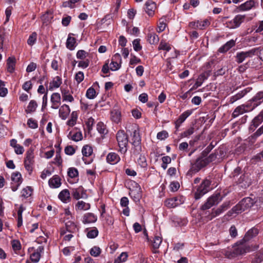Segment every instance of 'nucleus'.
Returning a JSON list of instances; mask_svg holds the SVG:
<instances>
[{
	"label": "nucleus",
	"mask_w": 263,
	"mask_h": 263,
	"mask_svg": "<svg viewBox=\"0 0 263 263\" xmlns=\"http://www.w3.org/2000/svg\"><path fill=\"white\" fill-rule=\"evenodd\" d=\"M258 234V230L257 228H253L250 229L246 233L243 239L237 242L236 246H234L231 250L226 252V256L231 259L251 251V248L247 245L245 242L257 236Z\"/></svg>",
	"instance_id": "obj_1"
},
{
	"label": "nucleus",
	"mask_w": 263,
	"mask_h": 263,
	"mask_svg": "<svg viewBox=\"0 0 263 263\" xmlns=\"http://www.w3.org/2000/svg\"><path fill=\"white\" fill-rule=\"evenodd\" d=\"M126 131L130 134L131 143L135 148V153L139 154L141 151V139L138 126L134 125L131 129H127Z\"/></svg>",
	"instance_id": "obj_2"
},
{
	"label": "nucleus",
	"mask_w": 263,
	"mask_h": 263,
	"mask_svg": "<svg viewBox=\"0 0 263 263\" xmlns=\"http://www.w3.org/2000/svg\"><path fill=\"white\" fill-rule=\"evenodd\" d=\"M119 151L121 153L124 154L127 150L128 139L127 135L124 130H119L116 135Z\"/></svg>",
	"instance_id": "obj_3"
},
{
	"label": "nucleus",
	"mask_w": 263,
	"mask_h": 263,
	"mask_svg": "<svg viewBox=\"0 0 263 263\" xmlns=\"http://www.w3.org/2000/svg\"><path fill=\"white\" fill-rule=\"evenodd\" d=\"M211 181L208 179H204L200 185L198 187L195 193V198L197 200L209 192L211 189Z\"/></svg>",
	"instance_id": "obj_4"
},
{
	"label": "nucleus",
	"mask_w": 263,
	"mask_h": 263,
	"mask_svg": "<svg viewBox=\"0 0 263 263\" xmlns=\"http://www.w3.org/2000/svg\"><path fill=\"white\" fill-rule=\"evenodd\" d=\"M208 164L205 157L202 156L197 158L194 163H192L191 167L187 172V175L192 176L198 172L202 168L206 166Z\"/></svg>",
	"instance_id": "obj_5"
},
{
	"label": "nucleus",
	"mask_w": 263,
	"mask_h": 263,
	"mask_svg": "<svg viewBox=\"0 0 263 263\" xmlns=\"http://www.w3.org/2000/svg\"><path fill=\"white\" fill-rule=\"evenodd\" d=\"M222 200L220 193H217L209 197L206 202L203 204L201 209L205 210L209 209L214 205L218 204Z\"/></svg>",
	"instance_id": "obj_6"
},
{
	"label": "nucleus",
	"mask_w": 263,
	"mask_h": 263,
	"mask_svg": "<svg viewBox=\"0 0 263 263\" xmlns=\"http://www.w3.org/2000/svg\"><path fill=\"white\" fill-rule=\"evenodd\" d=\"M34 149L30 148L26 152V157L24 159V166L27 171L30 173L32 171L33 166L34 163Z\"/></svg>",
	"instance_id": "obj_7"
},
{
	"label": "nucleus",
	"mask_w": 263,
	"mask_h": 263,
	"mask_svg": "<svg viewBox=\"0 0 263 263\" xmlns=\"http://www.w3.org/2000/svg\"><path fill=\"white\" fill-rule=\"evenodd\" d=\"M44 250V248L43 246H39L34 252L31 253L30 255V260H26V263H37L39 261L41 255V253H43Z\"/></svg>",
	"instance_id": "obj_8"
},
{
	"label": "nucleus",
	"mask_w": 263,
	"mask_h": 263,
	"mask_svg": "<svg viewBox=\"0 0 263 263\" xmlns=\"http://www.w3.org/2000/svg\"><path fill=\"white\" fill-rule=\"evenodd\" d=\"M251 105L249 104L247 105H241L237 106L234 110L232 114V117L235 118L238 117L239 115L243 114V113L249 112L252 110Z\"/></svg>",
	"instance_id": "obj_9"
},
{
	"label": "nucleus",
	"mask_w": 263,
	"mask_h": 263,
	"mask_svg": "<svg viewBox=\"0 0 263 263\" xmlns=\"http://www.w3.org/2000/svg\"><path fill=\"white\" fill-rule=\"evenodd\" d=\"M255 50L253 51L251 49L247 51H241L237 52L236 55V61L237 63H241L247 58H252L254 56V53Z\"/></svg>",
	"instance_id": "obj_10"
},
{
	"label": "nucleus",
	"mask_w": 263,
	"mask_h": 263,
	"mask_svg": "<svg viewBox=\"0 0 263 263\" xmlns=\"http://www.w3.org/2000/svg\"><path fill=\"white\" fill-rule=\"evenodd\" d=\"M252 103L249 104L253 110L255 107L263 102V91H259L251 100Z\"/></svg>",
	"instance_id": "obj_11"
},
{
	"label": "nucleus",
	"mask_w": 263,
	"mask_h": 263,
	"mask_svg": "<svg viewBox=\"0 0 263 263\" xmlns=\"http://www.w3.org/2000/svg\"><path fill=\"white\" fill-rule=\"evenodd\" d=\"M72 195L73 197L76 200H78L80 198H86L87 197L86 191L81 186L73 189Z\"/></svg>",
	"instance_id": "obj_12"
},
{
	"label": "nucleus",
	"mask_w": 263,
	"mask_h": 263,
	"mask_svg": "<svg viewBox=\"0 0 263 263\" xmlns=\"http://www.w3.org/2000/svg\"><path fill=\"white\" fill-rule=\"evenodd\" d=\"M51 107L58 109L61 104V96L59 93H53L51 96Z\"/></svg>",
	"instance_id": "obj_13"
},
{
	"label": "nucleus",
	"mask_w": 263,
	"mask_h": 263,
	"mask_svg": "<svg viewBox=\"0 0 263 263\" xmlns=\"http://www.w3.org/2000/svg\"><path fill=\"white\" fill-rule=\"evenodd\" d=\"M250 90V88H247L246 89H244L243 90L239 91L237 94H236L234 96H232L230 99L229 102L231 104L234 103L236 101L241 99L242 97H243L248 92H249Z\"/></svg>",
	"instance_id": "obj_14"
},
{
	"label": "nucleus",
	"mask_w": 263,
	"mask_h": 263,
	"mask_svg": "<svg viewBox=\"0 0 263 263\" xmlns=\"http://www.w3.org/2000/svg\"><path fill=\"white\" fill-rule=\"evenodd\" d=\"M192 114L190 110H187L182 113L178 118L175 122V128L177 130H178L179 127L181 124L185 120V119Z\"/></svg>",
	"instance_id": "obj_15"
},
{
	"label": "nucleus",
	"mask_w": 263,
	"mask_h": 263,
	"mask_svg": "<svg viewBox=\"0 0 263 263\" xmlns=\"http://www.w3.org/2000/svg\"><path fill=\"white\" fill-rule=\"evenodd\" d=\"M145 12L149 16H152L154 14L156 8V5L155 2L149 0L145 3Z\"/></svg>",
	"instance_id": "obj_16"
},
{
	"label": "nucleus",
	"mask_w": 263,
	"mask_h": 263,
	"mask_svg": "<svg viewBox=\"0 0 263 263\" xmlns=\"http://www.w3.org/2000/svg\"><path fill=\"white\" fill-rule=\"evenodd\" d=\"M255 5V2L253 0H249L243 4H241L237 7L238 11H244L250 10Z\"/></svg>",
	"instance_id": "obj_17"
},
{
	"label": "nucleus",
	"mask_w": 263,
	"mask_h": 263,
	"mask_svg": "<svg viewBox=\"0 0 263 263\" xmlns=\"http://www.w3.org/2000/svg\"><path fill=\"white\" fill-rule=\"evenodd\" d=\"M254 202L253 200L250 197L244 198L239 202L245 211L251 208L254 204Z\"/></svg>",
	"instance_id": "obj_18"
},
{
	"label": "nucleus",
	"mask_w": 263,
	"mask_h": 263,
	"mask_svg": "<svg viewBox=\"0 0 263 263\" xmlns=\"http://www.w3.org/2000/svg\"><path fill=\"white\" fill-rule=\"evenodd\" d=\"M110 119L115 123H119L121 120V113L118 109H113L110 112Z\"/></svg>",
	"instance_id": "obj_19"
},
{
	"label": "nucleus",
	"mask_w": 263,
	"mask_h": 263,
	"mask_svg": "<svg viewBox=\"0 0 263 263\" xmlns=\"http://www.w3.org/2000/svg\"><path fill=\"white\" fill-rule=\"evenodd\" d=\"M70 112V109L68 105L64 104L59 109V116L63 120L67 118Z\"/></svg>",
	"instance_id": "obj_20"
},
{
	"label": "nucleus",
	"mask_w": 263,
	"mask_h": 263,
	"mask_svg": "<svg viewBox=\"0 0 263 263\" xmlns=\"http://www.w3.org/2000/svg\"><path fill=\"white\" fill-rule=\"evenodd\" d=\"M16 59L14 57H9L7 60V68L8 72L12 73L15 69Z\"/></svg>",
	"instance_id": "obj_21"
},
{
	"label": "nucleus",
	"mask_w": 263,
	"mask_h": 263,
	"mask_svg": "<svg viewBox=\"0 0 263 263\" xmlns=\"http://www.w3.org/2000/svg\"><path fill=\"white\" fill-rule=\"evenodd\" d=\"M120 160V157L115 153H110L106 157L107 162L111 164L117 163Z\"/></svg>",
	"instance_id": "obj_22"
},
{
	"label": "nucleus",
	"mask_w": 263,
	"mask_h": 263,
	"mask_svg": "<svg viewBox=\"0 0 263 263\" xmlns=\"http://www.w3.org/2000/svg\"><path fill=\"white\" fill-rule=\"evenodd\" d=\"M97 220V218L93 214L88 213L83 216L82 222L84 223H90L96 222Z\"/></svg>",
	"instance_id": "obj_23"
},
{
	"label": "nucleus",
	"mask_w": 263,
	"mask_h": 263,
	"mask_svg": "<svg viewBox=\"0 0 263 263\" xmlns=\"http://www.w3.org/2000/svg\"><path fill=\"white\" fill-rule=\"evenodd\" d=\"M235 45V41L231 40L227 42L225 44L220 47L218 51L220 53H224L228 51L232 47H234Z\"/></svg>",
	"instance_id": "obj_24"
},
{
	"label": "nucleus",
	"mask_w": 263,
	"mask_h": 263,
	"mask_svg": "<svg viewBox=\"0 0 263 263\" xmlns=\"http://www.w3.org/2000/svg\"><path fill=\"white\" fill-rule=\"evenodd\" d=\"M48 183L49 186L52 188H58L61 185V179L57 175L53 176L52 178L50 179Z\"/></svg>",
	"instance_id": "obj_25"
},
{
	"label": "nucleus",
	"mask_w": 263,
	"mask_h": 263,
	"mask_svg": "<svg viewBox=\"0 0 263 263\" xmlns=\"http://www.w3.org/2000/svg\"><path fill=\"white\" fill-rule=\"evenodd\" d=\"M179 204L177 197H173L165 200L164 205L168 208H174Z\"/></svg>",
	"instance_id": "obj_26"
},
{
	"label": "nucleus",
	"mask_w": 263,
	"mask_h": 263,
	"mask_svg": "<svg viewBox=\"0 0 263 263\" xmlns=\"http://www.w3.org/2000/svg\"><path fill=\"white\" fill-rule=\"evenodd\" d=\"M59 199L63 202H68L70 200V193L67 189L63 190L59 194Z\"/></svg>",
	"instance_id": "obj_27"
},
{
	"label": "nucleus",
	"mask_w": 263,
	"mask_h": 263,
	"mask_svg": "<svg viewBox=\"0 0 263 263\" xmlns=\"http://www.w3.org/2000/svg\"><path fill=\"white\" fill-rule=\"evenodd\" d=\"M263 121V109L256 116L251 122V126L256 128Z\"/></svg>",
	"instance_id": "obj_28"
},
{
	"label": "nucleus",
	"mask_w": 263,
	"mask_h": 263,
	"mask_svg": "<svg viewBox=\"0 0 263 263\" xmlns=\"http://www.w3.org/2000/svg\"><path fill=\"white\" fill-rule=\"evenodd\" d=\"M245 211L239 202L235 206H234L231 210L228 212L227 215L228 216H232L233 214H238Z\"/></svg>",
	"instance_id": "obj_29"
},
{
	"label": "nucleus",
	"mask_w": 263,
	"mask_h": 263,
	"mask_svg": "<svg viewBox=\"0 0 263 263\" xmlns=\"http://www.w3.org/2000/svg\"><path fill=\"white\" fill-rule=\"evenodd\" d=\"M62 84V79L59 77L57 76L53 78L52 81L49 84V89L52 90L53 88H57L60 87Z\"/></svg>",
	"instance_id": "obj_30"
},
{
	"label": "nucleus",
	"mask_w": 263,
	"mask_h": 263,
	"mask_svg": "<svg viewBox=\"0 0 263 263\" xmlns=\"http://www.w3.org/2000/svg\"><path fill=\"white\" fill-rule=\"evenodd\" d=\"M90 208L89 203H86L83 201H79L77 202L76 205V210H87Z\"/></svg>",
	"instance_id": "obj_31"
},
{
	"label": "nucleus",
	"mask_w": 263,
	"mask_h": 263,
	"mask_svg": "<svg viewBox=\"0 0 263 263\" xmlns=\"http://www.w3.org/2000/svg\"><path fill=\"white\" fill-rule=\"evenodd\" d=\"M37 107V104L34 100H31L29 102L25 111L27 114H30L35 111L36 107Z\"/></svg>",
	"instance_id": "obj_32"
},
{
	"label": "nucleus",
	"mask_w": 263,
	"mask_h": 263,
	"mask_svg": "<svg viewBox=\"0 0 263 263\" xmlns=\"http://www.w3.org/2000/svg\"><path fill=\"white\" fill-rule=\"evenodd\" d=\"M76 43V39L71 37L70 35H68L66 41V47L69 50H73L75 47V44Z\"/></svg>",
	"instance_id": "obj_33"
},
{
	"label": "nucleus",
	"mask_w": 263,
	"mask_h": 263,
	"mask_svg": "<svg viewBox=\"0 0 263 263\" xmlns=\"http://www.w3.org/2000/svg\"><path fill=\"white\" fill-rule=\"evenodd\" d=\"M147 41L151 44H155L159 42V37L155 33H149L147 34Z\"/></svg>",
	"instance_id": "obj_34"
},
{
	"label": "nucleus",
	"mask_w": 263,
	"mask_h": 263,
	"mask_svg": "<svg viewBox=\"0 0 263 263\" xmlns=\"http://www.w3.org/2000/svg\"><path fill=\"white\" fill-rule=\"evenodd\" d=\"M129 194L135 201H139L141 197L140 188L138 187L137 190L130 191Z\"/></svg>",
	"instance_id": "obj_35"
},
{
	"label": "nucleus",
	"mask_w": 263,
	"mask_h": 263,
	"mask_svg": "<svg viewBox=\"0 0 263 263\" xmlns=\"http://www.w3.org/2000/svg\"><path fill=\"white\" fill-rule=\"evenodd\" d=\"M207 78L206 77L204 73L201 74L197 79L195 84L193 86L194 88H197L198 87L200 86L204 81L206 80Z\"/></svg>",
	"instance_id": "obj_36"
},
{
	"label": "nucleus",
	"mask_w": 263,
	"mask_h": 263,
	"mask_svg": "<svg viewBox=\"0 0 263 263\" xmlns=\"http://www.w3.org/2000/svg\"><path fill=\"white\" fill-rule=\"evenodd\" d=\"M82 153L84 156L89 157L92 153V148L90 146L85 145L82 148Z\"/></svg>",
	"instance_id": "obj_37"
},
{
	"label": "nucleus",
	"mask_w": 263,
	"mask_h": 263,
	"mask_svg": "<svg viewBox=\"0 0 263 263\" xmlns=\"http://www.w3.org/2000/svg\"><path fill=\"white\" fill-rule=\"evenodd\" d=\"M24 210V208L22 205H21L17 211V227H20L22 226L23 224V217H22V213Z\"/></svg>",
	"instance_id": "obj_38"
},
{
	"label": "nucleus",
	"mask_w": 263,
	"mask_h": 263,
	"mask_svg": "<svg viewBox=\"0 0 263 263\" xmlns=\"http://www.w3.org/2000/svg\"><path fill=\"white\" fill-rule=\"evenodd\" d=\"M77 118V113L73 111L71 114L70 119L67 121V124L71 127L74 126L76 123Z\"/></svg>",
	"instance_id": "obj_39"
},
{
	"label": "nucleus",
	"mask_w": 263,
	"mask_h": 263,
	"mask_svg": "<svg viewBox=\"0 0 263 263\" xmlns=\"http://www.w3.org/2000/svg\"><path fill=\"white\" fill-rule=\"evenodd\" d=\"M222 213V211L219 208L216 210L213 209L211 213L207 216V218L209 220H211L214 218L221 214Z\"/></svg>",
	"instance_id": "obj_40"
},
{
	"label": "nucleus",
	"mask_w": 263,
	"mask_h": 263,
	"mask_svg": "<svg viewBox=\"0 0 263 263\" xmlns=\"http://www.w3.org/2000/svg\"><path fill=\"white\" fill-rule=\"evenodd\" d=\"M262 134H263V125L259 127L255 133L251 136L249 138L250 140H253V142H254L257 137L261 136Z\"/></svg>",
	"instance_id": "obj_41"
},
{
	"label": "nucleus",
	"mask_w": 263,
	"mask_h": 263,
	"mask_svg": "<svg viewBox=\"0 0 263 263\" xmlns=\"http://www.w3.org/2000/svg\"><path fill=\"white\" fill-rule=\"evenodd\" d=\"M11 180L14 183H22V175L19 172L13 173L11 175Z\"/></svg>",
	"instance_id": "obj_42"
},
{
	"label": "nucleus",
	"mask_w": 263,
	"mask_h": 263,
	"mask_svg": "<svg viewBox=\"0 0 263 263\" xmlns=\"http://www.w3.org/2000/svg\"><path fill=\"white\" fill-rule=\"evenodd\" d=\"M252 49L253 51L255 50L254 53V55H258L259 59L263 61V47L253 48Z\"/></svg>",
	"instance_id": "obj_43"
},
{
	"label": "nucleus",
	"mask_w": 263,
	"mask_h": 263,
	"mask_svg": "<svg viewBox=\"0 0 263 263\" xmlns=\"http://www.w3.org/2000/svg\"><path fill=\"white\" fill-rule=\"evenodd\" d=\"M161 242L162 238L160 237L155 236L152 241L153 248L155 250L158 249Z\"/></svg>",
	"instance_id": "obj_44"
},
{
	"label": "nucleus",
	"mask_w": 263,
	"mask_h": 263,
	"mask_svg": "<svg viewBox=\"0 0 263 263\" xmlns=\"http://www.w3.org/2000/svg\"><path fill=\"white\" fill-rule=\"evenodd\" d=\"M36 39L37 33L35 32L32 33L27 40V44L30 46H32L36 42Z\"/></svg>",
	"instance_id": "obj_45"
},
{
	"label": "nucleus",
	"mask_w": 263,
	"mask_h": 263,
	"mask_svg": "<svg viewBox=\"0 0 263 263\" xmlns=\"http://www.w3.org/2000/svg\"><path fill=\"white\" fill-rule=\"evenodd\" d=\"M96 95V90L92 88H89L86 91V96L89 99H92L95 98Z\"/></svg>",
	"instance_id": "obj_46"
},
{
	"label": "nucleus",
	"mask_w": 263,
	"mask_h": 263,
	"mask_svg": "<svg viewBox=\"0 0 263 263\" xmlns=\"http://www.w3.org/2000/svg\"><path fill=\"white\" fill-rule=\"evenodd\" d=\"M139 165L143 168L146 167L147 164L146 160V158L143 155H140L137 160Z\"/></svg>",
	"instance_id": "obj_47"
},
{
	"label": "nucleus",
	"mask_w": 263,
	"mask_h": 263,
	"mask_svg": "<svg viewBox=\"0 0 263 263\" xmlns=\"http://www.w3.org/2000/svg\"><path fill=\"white\" fill-rule=\"evenodd\" d=\"M194 128L193 127H190L189 128L185 130L184 132L181 133V138H187L190 136L192 135L194 133Z\"/></svg>",
	"instance_id": "obj_48"
},
{
	"label": "nucleus",
	"mask_w": 263,
	"mask_h": 263,
	"mask_svg": "<svg viewBox=\"0 0 263 263\" xmlns=\"http://www.w3.org/2000/svg\"><path fill=\"white\" fill-rule=\"evenodd\" d=\"M32 190L31 188L29 186H27L26 188H24L22 191V196L27 198L31 196L32 194Z\"/></svg>",
	"instance_id": "obj_49"
},
{
	"label": "nucleus",
	"mask_w": 263,
	"mask_h": 263,
	"mask_svg": "<svg viewBox=\"0 0 263 263\" xmlns=\"http://www.w3.org/2000/svg\"><path fill=\"white\" fill-rule=\"evenodd\" d=\"M197 21L198 23V29H203L205 27L209 26L210 24V22L208 19H205L203 21Z\"/></svg>",
	"instance_id": "obj_50"
},
{
	"label": "nucleus",
	"mask_w": 263,
	"mask_h": 263,
	"mask_svg": "<svg viewBox=\"0 0 263 263\" xmlns=\"http://www.w3.org/2000/svg\"><path fill=\"white\" fill-rule=\"evenodd\" d=\"M101 252V249L99 247L96 246L92 248L90 251V254L91 255L94 257L98 256L100 254Z\"/></svg>",
	"instance_id": "obj_51"
},
{
	"label": "nucleus",
	"mask_w": 263,
	"mask_h": 263,
	"mask_svg": "<svg viewBox=\"0 0 263 263\" xmlns=\"http://www.w3.org/2000/svg\"><path fill=\"white\" fill-rule=\"evenodd\" d=\"M245 18V15H237L234 18V20L235 22V24L236 26V27H238L241 23L243 21L244 19Z\"/></svg>",
	"instance_id": "obj_52"
},
{
	"label": "nucleus",
	"mask_w": 263,
	"mask_h": 263,
	"mask_svg": "<svg viewBox=\"0 0 263 263\" xmlns=\"http://www.w3.org/2000/svg\"><path fill=\"white\" fill-rule=\"evenodd\" d=\"M6 32L4 28L0 27V46L3 48L4 40L5 39Z\"/></svg>",
	"instance_id": "obj_53"
},
{
	"label": "nucleus",
	"mask_w": 263,
	"mask_h": 263,
	"mask_svg": "<svg viewBox=\"0 0 263 263\" xmlns=\"http://www.w3.org/2000/svg\"><path fill=\"white\" fill-rule=\"evenodd\" d=\"M97 130L100 134H106L107 133V130L105 128V126L102 122H99L97 125Z\"/></svg>",
	"instance_id": "obj_54"
},
{
	"label": "nucleus",
	"mask_w": 263,
	"mask_h": 263,
	"mask_svg": "<svg viewBox=\"0 0 263 263\" xmlns=\"http://www.w3.org/2000/svg\"><path fill=\"white\" fill-rule=\"evenodd\" d=\"M77 169L74 167L69 168L68 171V175L70 178H74L78 176Z\"/></svg>",
	"instance_id": "obj_55"
},
{
	"label": "nucleus",
	"mask_w": 263,
	"mask_h": 263,
	"mask_svg": "<svg viewBox=\"0 0 263 263\" xmlns=\"http://www.w3.org/2000/svg\"><path fill=\"white\" fill-rule=\"evenodd\" d=\"M140 39H136L133 42V47L135 51H139L142 49V46L140 44Z\"/></svg>",
	"instance_id": "obj_56"
},
{
	"label": "nucleus",
	"mask_w": 263,
	"mask_h": 263,
	"mask_svg": "<svg viewBox=\"0 0 263 263\" xmlns=\"http://www.w3.org/2000/svg\"><path fill=\"white\" fill-rule=\"evenodd\" d=\"M158 49L168 51L171 49V47L169 44L164 42H161L158 47Z\"/></svg>",
	"instance_id": "obj_57"
},
{
	"label": "nucleus",
	"mask_w": 263,
	"mask_h": 263,
	"mask_svg": "<svg viewBox=\"0 0 263 263\" xmlns=\"http://www.w3.org/2000/svg\"><path fill=\"white\" fill-rule=\"evenodd\" d=\"M98 235V231L97 228H95L93 229L90 230L87 234V236L89 238H94Z\"/></svg>",
	"instance_id": "obj_58"
},
{
	"label": "nucleus",
	"mask_w": 263,
	"mask_h": 263,
	"mask_svg": "<svg viewBox=\"0 0 263 263\" xmlns=\"http://www.w3.org/2000/svg\"><path fill=\"white\" fill-rule=\"evenodd\" d=\"M168 137V133L165 130H162L159 132L157 135V138L160 140H163Z\"/></svg>",
	"instance_id": "obj_59"
},
{
	"label": "nucleus",
	"mask_w": 263,
	"mask_h": 263,
	"mask_svg": "<svg viewBox=\"0 0 263 263\" xmlns=\"http://www.w3.org/2000/svg\"><path fill=\"white\" fill-rule=\"evenodd\" d=\"M214 145L211 143L209 145H208L202 151L201 153V155L205 157L209 154V153L212 151V149L214 148Z\"/></svg>",
	"instance_id": "obj_60"
},
{
	"label": "nucleus",
	"mask_w": 263,
	"mask_h": 263,
	"mask_svg": "<svg viewBox=\"0 0 263 263\" xmlns=\"http://www.w3.org/2000/svg\"><path fill=\"white\" fill-rule=\"evenodd\" d=\"M121 64L120 62H115L111 60V62L110 64V69L112 71H115L119 69L121 67Z\"/></svg>",
	"instance_id": "obj_61"
},
{
	"label": "nucleus",
	"mask_w": 263,
	"mask_h": 263,
	"mask_svg": "<svg viewBox=\"0 0 263 263\" xmlns=\"http://www.w3.org/2000/svg\"><path fill=\"white\" fill-rule=\"evenodd\" d=\"M27 124L29 127L35 129L37 127V122L32 119V118L29 119L27 121Z\"/></svg>",
	"instance_id": "obj_62"
},
{
	"label": "nucleus",
	"mask_w": 263,
	"mask_h": 263,
	"mask_svg": "<svg viewBox=\"0 0 263 263\" xmlns=\"http://www.w3.org/2000/svg\"><path fill=\"white\" fill-rule=\"evenodd\" d=\"M84 73L82 71H79L75 76V80L78 83H81L84 80Z\"/></svg>",
	"instance_id": "obj_63"
},
{
	"label": "nucleus",
	"mask_w": 263,
	"mask_h": 263,
	"mask_svg": "<svg viewBox=\"0 0 263 263\" xmlns=\"http://www.w3.org/2000/svg\"><path fill=\"white\" fill-rule=\"evenodd\" d=\"M87 54V53L85 51L80 50L77 53V57L78 59L83 60L86 57Z\"/></svg>",
	"instance_id": "obj_64"
}]
</instances>
